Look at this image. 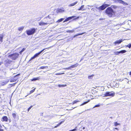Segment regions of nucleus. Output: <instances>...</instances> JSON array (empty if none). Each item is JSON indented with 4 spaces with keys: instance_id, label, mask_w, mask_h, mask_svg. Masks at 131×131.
Segmentation results:
<instances>
[{
    "instance_id": "a18cd8bd",
    "label": "nucleus",
    "mask_w": 131,
    "mask_h": 131,
    "mask_svg": "<svg viewBox=\"0 0 131 131\" xmlns=\"http://www.w3.org/2000/svg\"><path fill=\"white\" fill-rule=\"evenodd\" d=\"M79 16H78V17H77L76 18H75V19H78L79 18Z\"/></svg>"
},
{
    "instance_id": "aec40b11",
    "label": "nucleus",
    "mask_w": 131,
    "mask_h": 131,
    "mask_svg": "<svg viewBox=\"0 0 131 131\" xmlns=\"http://www.w3.org/2000/svg\"><path fill=\"white\" fill-rule=\"evenodd\" d=\"M24 28V26L19 27L18 28V29L19 31H21L23 30Z\"/></svg>"
},
{
    "instance_id": "58836bf2",
    "label": "nucleus",
    "mask_w": 131,
    "mask_h": 131,
    "mask_svg": "<svg viewBox=\"0 0 131 131\" xmlns=\"http://www.w3.org/2000/svg\"><path fill=\"white\" fill-rule=\"evenodd\" d=\"M32 107V106H30L28 109L27 111L28 112H29V110L31 109V108Z\"/></svg>"
},
{
    "instance_id": "72a5a7b5",
    "label": "nucleus",
    "mask_w": 131,
    "mask_h": 131,
    "mask_svg": "<svg viewBox=\"0 0 131 131\" xmlns=\"http://www.w3.org/2000/svg\"><path fill=\"white\" fill-rule=\"evenodd\" d=\"M120 124L117 123V122L114 123V125L115 126H116L118 125H119Z\"/></svg>"
},
{
    "instance_id": "5fc2aeb1",
    "label": "nucleus",
    "mask_w": 131,
    "mask_h": 131,
    "mask_svg": "<svg viewBox=\"0 0 131 131\" xmlns=\"http://www.w3.org/2000/svg\"><path fill=\"white\" fill-rule=\"evenodd\" d=\"M88 6H89V5H88Z\"/></svg>"
},
{
    "instance_id": "c85d7f7f",
    "label": "nucleus",
    "mask_w": 131,
    "mask_h": 131,
    "mask_svg": "<svg viewBox=\"0 0 131 131\" xmlns=\"http://www.w3.org/2000/svg\"><path fill=\"white\" fill-rule=\"evenodd\" d=\"M80 101H78V100H75L74 101L73 103V104H74L75 103H77L78 102H79Z\"/></svg>"
},
{
    "instance_id": "603ef678",
    "label": "nucleus",
    "mask_w": 131,
    "mask_h": 131,
    "mask_svg": "<svg viewBox=\"0 0 131 131\" xmlns=\"http://www.w3.org/2000/svg\"><path fill=\"white\" fill-rule=\"evenodd\" d=\"M85 129V127H83V129Z\"/></svg>"
},
{
    "instance_id": "37998d69",
    "label": "nucleus",
    "mask_w": 131,
    "mask_h": 131,
    "mask_svg": "<svg viewBox=\"0 0 131 131\" xmlns=\"http://www.w3.org/2000/svg\"><path fill=\"white\" fill-rule=\"evenodd\" d=\"M3 129L0 128V131H3Z\"/></svg>"
},
{
    "instance_id": "8fccbe9b",
    "label": "nucleus",
    "mask_w": 131,
    "mask_h": 131,
    "mask_svg": "<svg viewBox=\"0 0 131 131\" xmlns=\"http://www.w3.org/2000/svg\"><path fill=\"white\" fill-rule=\"evenodd\" d=\"M83 59H81V60H80V61H82V60H83Z\"/></svg>"
},
{
    "instance_id": "9b49d317",
    "label": "nucleus",
    "mask_w": 131,
    "mask_h": 131,
    "mask_svg": "<svg viewBox=\"0 0 131 131\" xmlns=\"http://www.w3.org/2000/svg\"><path fill=\"white\" fill-rule=\"evenodd\" d=\"M64 12V9L63 8H58L57 9L56 11V12L57 13H63Z\"/></svg>"
},
{
    "instance_id": "ea45409f",
    "label": "nucleus",
    "mask_w": 131,
    "mask_h": 131,
    "mask_svg": "<svg viewBox=\"0 0 131 131\" xmlns=\"http://www.w3.org/2000/svg\"><path fill=\"white\" fill-rule=\"evenodd\" d=\"M71 66H70L68 68H66V69H71Z\"/></svg>"
},
{
    "instance_id": "3c124183",
    "label": "nucleus",
    "mask_w": 131,
    "mask_h": 131,
    "mask_svg": "<svg viewBox=\"0 0 131 131\" xmlns=\"http://www.w3.org/2000/svg\"><path fill=\"white\" fill-rule=\"evenodd\" d=\"M2 63V62H0V65H1Z\"/></svg>"
},
{
    "instance_id": "bb28decb",
    "label": "nucleus",
    "mask_w": 131,
    "mask_h": 131,
    "mask_svg": "<svg viewBox=\"0 0 131 131\" xmlns=\"http://www.w3.org/2000/svg\"><path fill=\"white\" fill-rule=\"evenodd\" d=\"M26 48H23L22 50H21L19 52V53L20 54H21L25 50Z\"/></svg>"
},
{
    "instance_id": "864d4df0",
    "label": "nucleus",
    "mask_w": 131,
    "mask_h": 131,
    "mask_svg": "<svg viewBox=\"0 0 131 131\" xmlns=\"http://www.w3.org/2000/svg\"><path fill=\"white\" fill-rule=\"evenodd\" d=\"M35 89H32V90H35Z\"/></svg>"
},
{
    "instance_id": "a19ab883",
    "label": "nucleus",
    "mask_w": 131,
    "mask_h": 131,
    "mask_svg": "<svg viewBox=\"0 0 131 131\" xmlns=\"http://www.w3.org/2000/svg\"><path fill=\"white\" fill-rule=\"evenodd\" d=\"M123 24V23H120V24H118L117 25L118 26H121Z\"/></svg>"
},
{
    "instance_id": "9d476101",
    "label": "nucleus",
    "mask_w": 131,
    "mask_h": 131,
    "mask_svg": "<svg viewBox=\"0 0 131 131\" xmlns=\"http://www.w3.org/2000/svg\"><path fill=\"white\" fill-rule=\"evenodd\" d=\"M119 3L123 4L124 5H128V4L124 1L122 0H118V3Z\"/></svg>"
},
{
    "instance_id": "f3484780",
    "label": "nucleus",
    "mask_w": 131,
    "mask_h": 131,
    "mask_svg": "<svg viewBox=\"0 0 131 131\" xmlns=\"http://www.w3.org/2000/svg\"><path fill=\"white\" fill-rule=\"evenodd\" d=\"M75 17V16H72L71 17H69L68 18V19L67 20V19H66L63 22H64L65 21H66L68 20H70V19H71L72 18H74V17Z\"/></svg>"
},
{
    "instance_id": "49530a36",
    "label": "nucleus",
    "mask_w": 131,
    "mask_h": 131,
    "mask_svg": "<svg viewBox=\"0 0 131 131\" xmlns=\"http://www.w3.org/2000/svg\"><path fill=\"white\" fill-rule=\"evenodd\" d=\"M115 129H116V130H118V129L117 128H115Z\"/></svg>"
},
{
    "instance_id": "b1692460",
    "label": "nucleus",
    "mask_w": 131,
    "mask_h": 131,
    "mask_svg": "<svg viewBox=\"0 0 131 131\" xmlns=\"http://www.w3.org/2000/svg\"><path fill=\"white\" fill-rule=\"evenodd\" d=\"M58 86L59 87H64L66 86V85H63V84H59L58 85Z\"/></svg>"
},
{
    "instance_id": "c03bdc74",
    "label": "nucleus",
    "mask_w": 131,
    "mask_h": 131,
    "mask_svg": "<svg viewBox=\"0 0 131 131\" xmlns=\"http://www.w3.org/2000/svg\"><path fill=\"white\" fill-rule=\"evenodd\" d=\"M94 9H95L94 8H92L91 9V10H94Z\"/></svg>"
},
{
    "instance_id": "cd10ccee",
    "label": "nucleus",
    "mask_w": 131,
    "mask_h": 131,
    "mask_svg": "<svg viewBox=\"0 0 131 131\" xmlns=\"http://www.w3.org/2000/svg\"><path fill=\"white\" fill-rule=\"evenodd\" d=\"M100 104H98L97 105H95L93 107V108H94L95 107H100Z\"/></svg>"
},
{
    "instance_id": "2eb2a0df",
    "label": "nucleus",
    "mask_w": 131,
    "mask_h": 131,
    "mask_svg": "<svg viewBox=\"0 0 131 131\" xmlns=\"http://www.w3.org/2000/svg\"><path fill=\"white\" fill-rule=\"evenodd\" d=\"M122 39L119 40H118L116 41L115 42V44H119L123 41Z\"/></svg>"
},
{
    "instance_id": "f8f14e48",
    "label": "nucleus",
    "mask_w": 131,
    "mask_h": 131,
    "mask_svg": "<svg viewBox=\"0 0 131 131\" xmlns=\"http://www.w3.org/2000/svg\"><path fill=\"white\" fill-rule=\"evenodd\" d=\"M8 118L7 116H4L2 117V121H5L7 122L8 121Z\"/></svg>"
},
{
    "instance_id": "ddd939ff",
    "label": "nucleus",
    "mask_w": 131,
    "mask_h": 131,
    "mask_svg": "<svg viewBox=\"0 0 131 131\" xmlns=\"http://www.w3.org/2000/svg\"><path fill=\"white\" fill-rule=\"evenodd\" d=\"M84 5H82L80 7V8L78 9V10H85V9H84Z\"/></svg>"
},
{
    "instance_id": "6e6552de",
    "label": "nucleus",
    "mask_w": 131,
    "mask_h": 131,
    "mask_svg": "<svg viewBox=\"0 0 131 131\" xmlns=\"http://www.w3.org/2000/svg\"><path fill=\"white\" fill-rule=\"evenodd\" d=\"M52 24L51 22H48L45 23L43 22H41L39 23V25L41 26H42L43 25H47L48 24Z\"/></svg>"
},
{
    "instance_id": "09e8293b",
    "label": "nucleus",
    "mask_w": 131,
    "mask_h": 131,
    "mask_svg": "<svg viewBox=\"0 0 131 131\" xmlns=\"http://www.w3.org/2000/svg\"><path fill=\"white\" fill-rule=\"evenodd\" d=\"M61 74V73H58V74H57V75H61V74Z\"/></svg>"
},
{
    "instance_id": "0eeeda50",
    "label": "nucleus",
    "mask_w": 131,
    "mask_h": 131,
    "mask_svg": "<svg viewBox=\"0 0 131 131\" xmlns=\"http://www.w3.org/2000/svg\"><path fill=\"white\" fill-rule=\"evenodd\" d=\"M115 95L114 92L112 93L111 92H107L105 94V96H110L111 97L114 96Z\"/></svg>"
},
{
    "instance_id": "a211bd4d",
    "label": "nucleus",
    "mask_w": 131,
    "mask_h": 131,
    "mask_svg": "<svg viewBox=\"0 0 131 131\" xmlns=\"http://www.w3.org/2000/svg\"><path fill=\"white\" fill-rule=\"evenodd\" d=\"M79 64L78 63H76L75 64L72 65L71 66L72 68H75Z\"/></svg>"
},
{
    "instance_id": "e433bc0d",
    "label": "nucleus",
    "mask_w": 131,
    "mask_h": 131,
    "mask_svg": "<svg viewBox=\"0 0 131 131\" xmlns=\"http://www.w3.org/2000/svg\"><path fill=\"white\" fill-rule=\"evenodd\" d=\"M112 1H113L114 2L116 3H118V0H112Z\"/></svg>"
},
{
    "instance_id": "de8ad7c7",
    "label": "nucleus",
    "mask_w": 131,
    "mask_h": 131,
    "mask_svg": "<svg viewBox=\"0 0 131 131\" xmlns=\"http://www.w3.org/2000/svg\"><path fill=\"white\" fill-rule=\"evenodd\" d=\"M129 74L131 75V71L129 72Z\"/></svg>"
},
{
    "instance_id": "c756f323",
    "label": "nucleus",
    "mask_w": 131,
    "mask_h": 131,
    "mask_svg": "<svg viewBox=\"0 0 131 131\" xmlns=\"http://www.w3.org/2000/svg\"><path fill=\"white\" fill-rule=\"evenodd\" d=\"M74 31V30H68L67 31V32H69V33L72 32H73Z\"/></svg>"
},
{
    "instance_id": "a878e982",
    "label": "nucleus",
    "mask_w": 131,
    "mask_h": 131,
    "mask_svg": "<svg viewBox=\"0 0 131 131\" xmlns=\"http://www.w3.org/2000/svg\"><path fill=\"white\" fill-rule=\"evenodd\" d=\"M94 76V75H92L89 76L88 77V78L89 79H91L92 78V77Z\"/></svg>"
},
{
    "instance_id": "1a4fd4ad",
    "label": "nucleus",
    "mask_w": 131,
    "mask_h": 131,
    "mask_svg": "<svg viewBox=\"0 0 131 131\" xmlns=\"http://www.w3.org/2000/svg\"><path fill=\"white\" fill-rule=\"evenodd\" d=\"M19 75V74H18L14 76L13 78L11 80V82H12L15 81L18 79V77Z\"/></svg>"
},
{
    "instance_id": "79ce46f5",
    "label": "nucleus",
    "mask_w": 131,
    "mask_h": 131,
    "mask_svg": "<svg viewBox=\"0 0 131 131\" xmlns=\"http://www.w3.org/2000/svg\"><path fill=\"white\" fill-rule=\"evenodd\" d=\"M34 91H31L30 92V93L29 94H31V93H32Z\"/></svg>"
},
{
    "instance_id": "20e7f679",
    "label": "nucleus",
    "mask_w": 131,
    "mask_h": 131,
    "mask_svg": "<svg viewBox=\"0 0 131 131\" xmlns=\"http://www.w3.org/2000/svg\"><path fill=\"white\" fill-rule=\"evenodd\" d=\"M36 29L34 28H32L31 29L26 31L27 34L28 35H30L33 34L36 31Z\"/></svg>"
},
{
    "instance_id": "5701e85b",
    "label": "nucleus",
    "mask_w": 131,
    "mask_h": 131,
    "mask_svg": "<svg viewBox=\"0 0 131 131\" xmlns=\"http://www.w3.org/2000/svg\"><path fill=\"white\" fill-rule=\"evenodd\" d=\"M48 68V67L47 66H42L40 67V68L41 69H47Z\"/></svg>"
},
{
    "instance_id": "4468645a",
    "label": "nucleus",
    "mask_w": 131,
    "mask_h": 131,
    "mask_svg": "<svg viewBox=\"0 0 131 131\" xmlns=\"http://www.w3.org/2000/svg\"><path fill=\"white\" fill-rule=\"evenodd\" d=\"M3 34L0 35V43L3 42Z\"/></svg>"
},
{
    "instance_id": "c9c22d12",
    "label": "nucleus",
    "mask_w": 131,
    "mask_h": 131,
    "mask_svg": "<svg viewBox=\"0 0 131 131\" xmlns=\"http://www.w3.org/2000/svg\"><path fill=\"white\" fill-rule=\"evenodd\" d=\"M77 127H76L75 129L70 130L69 131H75L77 130Z\"/></svg>"
},
{
    "instance_id": "7c9ffc66",
    "label": "nucleus",
    "mask_w": 131,
    "mask_h": 131,
    "mask_svg": "<svg viewBox=\"0 0 131 131\" xmlns=\"http://www.w3.org/2000/svg\"><path fill=\"white\" fill-rule=\"evenodd\" d=\"M119 51H115L114 53L116 55H118L119 53Z\"/></svg>"
},
{
    "instance_id": "6ab92c4d",
    "label": "nucleus",
    "mask_w": 131,
    "mask_h": 131,
    "mask_svg": "<svg viewBox=\"0 0 131 131\" xmlns=\"http://www.w3.org/2000/svg\"><path fill=\"white\" fill-rule=\"evenodd\" d=\"M40 79V78L39 77H37L36 78H35L32 79L31 80V81H35L37 80H39Z\"/></svg>"
},
{
    "instance_id": "dca6fc26",
    "label": "nucleus",
    "mask_w": 131,
    "mask_h": 131,
    "mask_svg": "<svg viewBox=\"0 0 131 131\" xmlns=\"http://www.w3.org/2000/svg\"><path fill=\"white\" fill-rule=\"evenodd\" d=\"M78 1H77L75 2H74V3L71 4L69 5V7L73 6L75 5H76L78 3Z\"/></svg>"
},
{
    "instance_id": "f257e3e1",
    "label": "nucleus",
    "mask_w": 131,
    "mask_h": 131,
    "mask_svg": "<svg viewBox=\"0 0 131 131\" xmlns=\"http://www.w3.org/2000/svg\"><path fill=\"white\" fill-rule=\"evenodd\" d=\"M105 13L109 17H111L113 15L114 13V12L111 7H108L106 9Z\"/></svg>"
},
{
    "instance_id": "7ed1b4c3",
    "label": "nucleus",
    "mask_w": 131,
    "mask_h": 131,
    "mask_svg": "<svg viewBox=\"0 0 131 131\" xmlns=\"http://www.w3.org/2000/svg\"><path fill=\"white\" fill-rule=\"evenodd\" d=\"M52 16L53 15L52 14L48 16L45 18L44 19L47 22V23L51 22L52 23L53 22L52 20L53 19L52 18Z\"/></svg>"
},
{
    "instance_id": "4be33fe9",
    "label": "nucleus",
    "mask_w": 131,
    "mask_h": 131,
    "mask_svg": "<svg viewBox=\"0 0 131 131\" xmlns=\"http://www.w3.org/2000/svg\"><path fill=\"white\" fill-rule=\"evenodd\" d=\"M64 19V18H61L60 19H59L57 21V23H59L62 21Z\"/></svg>"
},
{
    "instance_id": "f03ea898",
    "label": "nucleus",
    "mask_w": 131,
    "mask_h": 131,
    "mask_svg": "<svg viewBox=\"0 0 131 131\" xmlns=\"http://www.w3.org/2000/svg\"><path fill=\"white\" fill-rule=\"evenodd\" d=\"M19 55V54L18 53L15 52L13 54H9L8 57L12 59L15 60L18 58Z\"/></svg>"
},
{
    "instance_id": "6e6d98bb",
    "label": "nucleus",
    "mask_w": 131,
    "mask_h": 131,
    "mask_svg": "<svg viewBox=\"0 0 131 131\" xmlns=\"http://www.w3.org/2000/svg\"><path fill=\"white\" fill-rule=\"evenodd\" d=\"M1 58V56H0V58Z\"/></svg>"
},
{
    "instance_id": "f704fd0d",
    "label": "nucleus",
    "mask_w": 131,
    "mask_h": 131,
    "mask_svg": "<svg viewBox=\"0 0 131 131\" xmlns=\"http://www.w3.org/2000/svg\"><path fill=\"white\" fill-rule=\"evenodd\" d=\"M84 33H81V34H78L77 35H74V37H76V36H78V35H82Z\"/></svg>"
},
{
    "instance_id": "2f4dec72",
    "label": "nucleus",
    "mask_w": 131,
    "mask_h": 131,
    "mask_svg": "<svg viewBox=\"0 0 131 131\" xmlns=\"http://www.w3.org/2000/svg\"><path fill=\"white\" fill-rule=\"evenodd\" d=\"M12 116L14 118H15L16 117V114L15 113H13L12 114Z\"/></svg>"
},
{
    "instance_id": "393cba45",
    "label": "nucleus",
    "mask_w": 131,
    "mask_h": 131,
    "mask_svg": "<svg viewBox=\"0 0 131 131\" xmlns=\"http://www.w3.org/2000/svg\"><path fill=\"white\" fill-rule=\"evenodd\" d=\"M89 100L88 101H86V102H84L83 103H82V104L81 105H80V106H82L84 104H86V103H87L88 102H89Z\"/></svg>"
},
{
    "instance_id": "423d86ee",
    "label": "nucleus",
    "mask_w": 131,
    "mask_h": 131,
    "mask_svg": "<svg viewBox=\"0 0 131 131\" xmlns=\"http://www.w3.org/2000/svg\"><path fill=\"white\" fill-rule=\"evenodd\" d=\"M47 48H46V49H47ZM46 49H44L41 50V51H40L39 52H38V53H36V54L33 57H32L30 59V61L36 57H38V56L45 50Z\"/></svg>"
},
{
    "instance_id": "473e14b6",
    "label": "nucleus",
    "mask_w": 131,
    "mask_h": 131,
    "mask_svg": "<svg viewBox=\"0 0 131 131\" xmlns=\"http://www.w3.org/2000/svg\"><path fill=\"white\" fill-rule=\"evenodd\" d=\"M62 123V122H61L60 123H59V124H58L57 125V126H55V128L57 127L58 126L60 125H61V124Z\"/></svg>"
},
{
    "instance_id": "39448f33",
    "label": "nucleus",
    "mask_w": 131,
    "mask_h": 131,
    "mask_svg": "<svg viewBox=\"0 0 131 131\" xmlns=\"http://www.w3.org/2000/svg\"><path fill=\"white\" fill-rule=\"evenodd\" d=\"M109 6V5L107 4H104L101 6H100L99 7H96V8H98L100 10H103Z\"/></svg>"
},
{
    "instance_id": "412c9836",
    "label": "nucleus",
    "mask_w": 131,
    "mask_h": 131,
    "mask_svg": "<svg viewBox=\"0 0 131 131\" xmlns=\"http://www.w3.org/2000/svg\"><path fill=\"white\" fill-rule=\"evenodd\" d=\"M126 52V51L125 50H123L121 51H119V53H125Z\"/></svg>"
},
{
    "instance_id": "4c0bfd02",
    "label": "nucleus",
    "mask_w": 131,
    "mask_h": 131,
    "mask_svg": "<svg viewBox=\"0 0 131 131\" xmlns=\"http://www.w3.org/2000/svg\"><path fill=\"white\" fill-rule=\"evenodd\" d=\"M127 47L130 48L131 47V43L130 44L127 46Z\"/></svg>"
}]
</instances>
